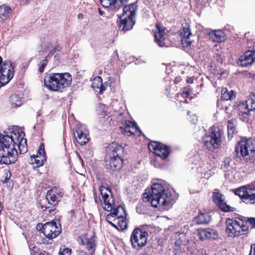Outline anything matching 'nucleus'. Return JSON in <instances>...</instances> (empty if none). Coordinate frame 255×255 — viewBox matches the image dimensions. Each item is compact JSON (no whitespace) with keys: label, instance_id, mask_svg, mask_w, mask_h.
Here are the masks:
<instances>
[{"label":"nucleus","instance_id":"nucleus-1","mask_svg":"<svg viewBox=\"0 0 255 255\" xmlns=\"http://www.w3.org/2000/svg\"><path fill=\"white\" fill-rule=\"evenodd\" d=\"M10 134H0V164L14 163L17 160L16 144L20 154L27 151V140L23 138L24 132L19 131L17 127H13ZM6 133V132H4Z\"/></svg>","mask_w":255,"mask_h":255},{"label":"nucleus","instance_id":"nucleus-2","mask_svg":"<svg viewBox=\"0 0 255 255\" xmlns=\"http://www.w3.org/2000/svg\"><path fill=\"white\" fill-rule=\"evenodd\" d=\"M142 200L146 202L150 201L154 207H162L165 210H168L172 205L171 194L161 183H153L151 186V192L144 193Z\"/></svg>","mask_w":255,"mask_h":255},{"label":"nucleus","instance_id":"nucleus-3","mask_svg":"<svg viewBox=\"0 0 255 255\" xmlns=\"http://www.w3.org/2000/svg\"><path fill=\"white\" fill-rule=\"evenodd\" d=\"M72 80L68 73H46L44 77V85L49 91L62 92L70 86Z\"/></svg>","mask_w":255,"mask_h":255},{"label":"nucleus","instance_id":"nucleus-4","mask_svg":"<svg viewBox=\"0 0 255 255\" xmlns=\"http://www.w3.org/2000/svg\"><path fill=\"white\" fill-rule=\"evenodd\" d=\"M136 5L132 3L126 5L123 8V14L118 23L119 30L124 32L131 30L135 24L133 17L136 10Z\"/></svg>","mask_w":255,"mask_h":255},{"label":"nucleus","instance_id":"nucleus-5","mask_svg":"<svg viewBox=\"0 0 255 255\" xmlns=\"http://www.w3.org/2000/svg\"><path fill=\"white\" fill-rule=\"evenodd\" d=\"M176 240V255H199L197 244L193 240L186 239V235L180 233Z\"/></svg>","mask_w":255,"mask_h":255},{"label":"nucleus","instance_id":"nucleus-6","mask_svg":"<svg viewBox=\"0 0 255 255\" xmlns=\"http://www.w3.org/2000/svg\"><path fill=\"white\" fill-rule=\"evenodd\" d=\"M223 131L218 126H213L209 133L206 134L203 141L204 145L209 150L218 148L221 145V138Z\"/></svg>","mask_w":255,"mask_h":255},{"label":"nucleus","instance_id":"nucleus-7","mask_svg":"<svg viewBox=\"0 0 255 255\" xmlns=\"http://www.w3.org/2000/svg\"><path fill=\"white\" fill-rule=\"evenodd\" d=\"M235 152L237 157L254 156L255 154V139L250 138L241 140L237 144Z\"/></svg>","mask_w":255,"mask_h":255},{"label":"nucleus","instance_id":"nucleus-8","mask_svg":"<svg viewBox=\"0 0 255 255\" xmlns=\"http://www.w3.org/2000/svg\"><path fill=\"white\" fill-rule=\"evenodd\" d=\"M148 233L139 228H135L130 236L131 246L133 249L139 251L145 246L147 241Z\"/></svg>","mask_w":255,"mask_h":255},{"label":"nucleus","instance_id":"nucleus-9","mask_svg":"<svg viewBox=\"0 0 255 255\" xmlns=\"http://www.w3.org/2000/svg\"><path fill=\"white\" fill-rule=\"evenodd\" d=\"M14 73L12 63L10 60H5L0 70V88L7 84L13 77Z\"/></svg>","mask_w":255,"mask_h":255},{"label":"nucleus","instance_id":"nucleus-10","mask_svg":"<svg viewBox=\"0 0 255 255\" xmlns=\"http://www.w3.org/2000/svg\"><path fill=\"white\" fill-rule=\"evenodd\" d=\"M239 115L246 118L251 111H255V94H251L246 100L240 102L238 105Z\"/></svg>","mask_w":255,"mask_h":255},{"label":"nucleus","instance_id":"nucleus-11","mask_svg":"<svg viewBox=\"0 0 255 255\" xmlns=\"http://www.w3.org/2000/svg\"><path fill=\"white\" fill-rule=\"evenodd\" d=\"M179 34L181 37V44L183 49L184 51H189L192 49V41L190 37L192 33L190 28V25L188 22H184L182 24Z\"/></svg>","mask_w":255,"mask_h":255},{"label":"nucleus","instance_id":"nucleus-12","mask_svg":"<svg viewBox=\"0 0 255 255\" xmlns=\"http://www.w3.org/2000/svg\"><path fill=\"white\" fill-rule=\"evenodd\" d=\"M149 149L162 159H165L170 152V148L168 146L160 142L151 141L148 144Z\"/></svg>","mask_w":255,"mask_h":255},{"label":"nucleus","instance_id":"nucleus-13","mask_svg":"<svg viewBox=\"0 0 255 255\" xmlns=\"http://www.w3.org/2000/svg\"><path fill=\"white\" fill-rule=\"evenodd\" d=\"M235 193L240 196L243 202L255 204V188L241 187L236 190Z\"/></svg>","mask_w":255,"mask_h":255},{"label":"nucleus","instance_id":"nucleus-14","mask_svg":"<svg viewBox=\"0 0 255 255\" xmlns=\"http://www.w3.org/2000/svg\"><path fill=\"white\" fill-rule=\"evenodd\" d=\"M63 195V193L61 189L54 187L49 190L46 195V199L48 205H52L51 210H55L56 206L58 205Z\"/></svg>","mask_w":255,"mask_h":255},{"label":"nucleus","instance_id":"nucleus-15","mask_svg":"<svg viewBox=\"0 0 255 255\" xmlns=\"http://www.w3.org/2000/svg\"><path fill=\"white\" fill-rule=\"evenodd\" d=\"M100 191L101 195V201L103 209L107 211L113 212L116 209L114 200L113 197L112 196L110 197L107 192H110V191L107 187L102 186L100 187Z\"/></svg>","mask_w":255,"mask_h":255},{"label":"nucleus","instance_id":"nucleus-16","mask_svg":"<svg viewBox=\"0 0 255 255\" xmlns=\"http://www.w3.org/2000/svg\"><path fill=\"white\" fill-rule=\"evenodd\" d=\"M42 233L48 239L52 240L57 237L61 232L55 222H47L42 226Z\"/></svg>","mask_w":255,"mask_h":255},{"label":"nucleus","instance_id":"nucleus-17","mask_svg":"<svg viewBox=\"0 0 255 255\" xmlns=\"http://www.w3.org/2000/svg\"><path fill=\"white\" fill-rule=\"evenodd\" d=\"M212 199L213 202L221 211L225 212L234 211V208L227 205L225 202V199L224 195L217 190L213 192Z\"/></svg>","mask_w":255,"mask_h":255},{"label":"nucleus","instance_id":"nucleus-18","mask_svg":"<svg viewBox=\"0 0 255 255\" xmlns=\"http://www.w3.org/2000/svg\"><path fill=\"white\" fill-rule=\"evenodd\" d=\"M46 161V153L44 150L43 144H40L36 155H33L30 156L29 163L34 165L33 168L39 167L43 165Z\"/></svg>","mask_w":255,"mask_h":255},{"label":"nucleus","instance_id":"nucleus-19","mask_svg":"<svg viewBox=\"0 0 255 255\" xmlns=\"http://www.w3.org/2000/svg\"><path fill=\"white\" fill-rule=\"evenodd\" d=\"M226 232L229 237H235L240 235V223L238 220L228 218L226 220Z\"/></svg>","mask_w":255,"mask_h":255},{"label":"nucleus","instance_id":"nucleus-20","mask_svg":"<svg viewBox=\"0 0 255 255\" xmlns=\"http://www.w3.org/2000/svg\"><path fill=\"white\" fill-rule=\"evenodd\" d=\"M74 135L80 145H84L89 141V138L84 126L76 127L74 130Z\"/></svg>","mask_w":255,"mask_h":255},{"label":"nucleus","instance_id":"nucleus-21","mask_svg":"<svg viewBox=\"0 0 255 255\" xmlns=\"http://www.w3.org/2000/svg\"><path fill=\"white\" fill-rule=\"evenodd\" d=\"M255 61V50H248L239 59L238 64L242 67H247Z\"/></svg>","mask_w":255,"mask_h":255},{"label":"nucleus","instance_id":"nucleus-22","mask_svg":"<svg viewBox=\"0 0 255 255\" xmlns=\"http://www.w3.org/2000/svg\"><path fill=\"white\" fill-rule=\"evenodd\" d=\"M156 27L157 30L154 33L155 41L160 47H167V40L165 38V28L160 23H157Z\"/></svg>","mask_w":255,"mask_h":255},{"label":"nucleus","instance_id":"nucleus-23","mask_svg":"<svg viewBox=\"0 0 255 255\" xmlns=\"http://www.w3.org/2000/svg\"><path fill=\"white\" fill-rule=\"evenodd\" d=\"M109 160L106 161V169L109 172L119 170L123 165V159L113 157H109Z\"/></svg>","mask_w":255,"mask_h":255},{"label":"nucleus","instance_id":"nucleus-24","mask_svg":"<svg viewBox=\"0 0 255 255\" xmlns=\"http://www.w3.org/2000/svg\"><path fill=\"white\" fill-rule=\"evenodd\" d=\"M102 5L114 10H118L123 6L127 0H100Z\"/></svg>","mask_w":255,"mask_h":255},{"label":"nucleus","instance_id":"nucleus-25","mask_svg":"<svg viewBox=\"0 0 255 255\" xmlns=\"http://www.w3.org/2000/svg\"><path fill=\"white\" fill-rule=\"evenodd\" d=\"M198 237L202 241L207 239L216 240L218 238V234L216 230L213 229H201L198 233Z\"/></svg>","mask_w":255,"mask_h":255},{"label":"nucleus","instance_id":"nucleus-26","mask_svg":"<svg viewBox=\"0 0 255 255\" xmlns=\"http://www.w3.org/2000/svg\"><path fill=\"white\" fill-rule=\"evenodd\" d=\"M109 150V157L123 159L124 149V147L122 145L117 144L116 143H113L110 147Z\"/></svg>","mask_w":255,"mask_h":255},{"label":"nucleus","instance_id":"nucleus-27","mask_svg":"<svg viewBox=\"0 0 255 255\" xmlns=\"http://www.w3.org/2000/svg\"><path fill=\"white\" fill-rule=\"evenodd\" d=\"M125 127V131L129 132L130 135L137 134L138 132L140 133V130L136 126L135 123L130 121H127L126 122Z\"/></svg>","mask_w":255,"mask_h":255},{"label":"nucleus","instance_id":"nucleus-28","mask_svg":"<svg viewBox=\"0 0 255 255\" xmlns=\"http://www.w3.org/2000/svg\"><path fill=\"white\" fill-rule=\"evenodd\" d=\"M121 211L123 213H125V211L124 208L121 206H119L117 208V209H115L114 210V211L112 212H111L109 214L107 215L106 217V221L113 227H115V228H118L117 225H116L114 223H113L112 222L110 221L112 218L115 217L117 216V215H118V212H120V211Z\"/></svg>","mask_w":255,"mask_h":255},{"label":"nucleus","instance_id":"nucleus-29","mask_svg":"<svg viewBox=\"0 0 255 255\" xmlns=\"http://www.w3.org/2000/svg\"><path fill=\"white\" fill-rule=\"evenodd\" d=\"M92 87L94 90L99 89V93L102 94L105 88L103 85L102 79L100 76H96L94 78L92 84Z\"/></svg>","mask_w":255,"mask_h":255},{"label":"nucleus","instance_id":"nucleus-30","mask_svg":"<svg viewBox=\"0 0 255 255\" xmlns=\"http://www.w3.org/2000/svg\"><path fill=\"white\" fill-rule=\"evenodd\" d=\"M210 35L212 37L213 41L214 42H221L225 40V33L220 30L212 31L210 33Z\"/></svg>","mask_w":255,"mask_h":255},{"label":"nucleus","instance_id":"nucleus-31","mask_svg":"<svg viewBox=\"0 0 255 255\" xmlns=\"http://www.w3.org/2000/svg\"><path fill=\"white\" fill-rule=\"evenodd\" d=\"M211 219V216L208 214L202 213L199 214L195 218L198 224H207L210 222Z\"/></svg>","mask_w":255,"mask_h":255},{"label":"nucleus","instance_id":"nucleus-32","mask_svg":"<svg viewBox=\"0 0 255 255\" xmlns=\"http://www.w3.org/2000/svg\"><path fill=\"white\" fill-rule=\"evenodd\" d=\"M10 102L12 107L16 108L19 107L22 104V100L21 97L14 94L10 96Z\"/></svg>","mask_w":255,"mask_h":255},{"label":"nucleus","instance_id":"nucleus-33","mask_svg":"<svg viewBox=\"0 0 255 255\" xmlns=\"http://www.w3.org/2000/svg\"><path fill=\"white\" fill-rule=\"evenodd\" d=\"M237 121L235 119L229 120L228 122L227 128L228 136L232 137L236 129Z\"/></svg>","mask_w":255,"mask_h":255},{"label":"nucleus","instance_id":"nucleus-34","mask_svg":"<svg viewBox=\"0 0 255 255\" xmlns=\"http://www.w3.org/2000/svg\"><path fill=\"white\" fill-rule=\"evenodd\" d=\"M86 248L88 249L91 254L94 252L96 246L95 237L94 236L90 239H88L86 243Z\"/></svg>","mask_w":255,"mask_h":255},{"label":"nucleus","instance_id":"nucleus-35","mask_svg":"<svg viewBox=\"0 0 255 255\" xmlns=\"http://www.w3.org/2000/svg\"><path fill=\"white\" fill-rule=\"evenodd\" d=\"M119 213V212H118ZM118 216V228L117 229L119 230H124L127 229V224L125 220L124 217L122 215H119L118 214V215H117Z\"/></svg>","mask_w":255,"mask_h":255},{"label":"nucleus","instance_id":"nucleus-36","mask_svg":"<svg viewBox=\"0 0 255 255\" xmlns=\"http://www.w3.org/2000/svg\"><path fill=\"white\" fill-rule=\"evenodd\" d=\"M235 98L236 94L233 90H231L230 92H229L228 90H226L222 94V98L225 101L234 99Z\"/></svg>","mask_w":255,"mask_h":255},{"label":"nucleus","instance_id":"nucleus-37","mask_svg":"<svg viewBox=\"0 0 255 255\" xmlns=\"http://www.w3.org/2000/svg\"><path fill=\"white\" fill-rule=\"evenodd\" d=\"M10 11L11 8L9 6L5 5L0 6V17L1 18L7 17Z\"/></svg>","mask_w":255,"mask_h":255},{"label":"nucleus","instance_id":"nucleus-38","mask_svg":"<svg viewBox=\"0 0 255 255\" xmlns=\"http://www.w3.org/2000/svg\"><path fill=\"white\" fill-rule=\"evenodd\" d=\"M238 223H240V233L241 232H245L248 230V228L246 225V223H244V222L240 219L238 220Z\"/></svg>","mask_w":255,"mask_h":255},{"label":"nucleus","instance_id":"nucleus-39","mask_svg":"<svg viewBox=\"0 0 255 255\" xmlns=\"http://www.w3.org/2000/svg\"><path fill=\"white\" fill-rule=\"evenodd\" d=\"M51 208H52V205H48V203L46 205H41V209H44L43 211H45L46 210H48L49 213H51L53 211H54V210H51V209H52Z\"/></svg>","mask_w":255,"mask_h":255},{"label":"nucleus","instance_id":"nucleus-40","mask_svg":"<svg viewBox=\"0 0 255 255\" xmlns=\"http://www.w3.org/2000/svg\"><path fill=\"white\" fill-rule=\"evenodd\" d=\"M71 250L68 248H66L62 251H60L59 255H71Z\"/></svg>","mask_w":255,"mask_h":255},{"label":"nucleus","instance_id":"nucleus-41","mask_svg":"<svg viewBox=\"0 0 255 255\" xmlns=\"http://www.w3.org/2000/svg\"><path fill=\"white\" fill-rule=\"evenodd\" d=\"M48 62V60L46 58L44 59L42 62L41 66L39 68V71L40 72H43L45 67L46 66Z\"/></svg>","mask_w":255,"mask_h":255},{"label":"nucleus","instance_id":"nucleus-42","mask_svg":"<svg viewBox=\"0 0 255 255\" xmlns=\"http://www.w3.org/2000/svg\"><path fill=\"white\" fill-rule=\"evenodd\" d=\"M11 173L9 172H6L4 174V179H1V181L2 183H6L7 182L10 177Z\"/></svg>","mask_w":255,"mask_h":255},{"label":"nucleus","instance_id":"nucleus-43","mask_svg":"<svg viewBox=\"0 0 255 255\" xmlns=\"http://www.w3.org/2000/svg\"><path fill=\"white\" fill-rule=\"evenodd\" d=\"M247 221L252 225L253 228H255V218H248Z\"/></svg>","mask_w":255,"mask_h":255},{"label":"nucleus","instance_id":"nucleus-44","mask_svg":"<svg viewBox=\"0 0 255 255\" xmlns=\"http://www.w3.org/2000/svg\"><path fill=\"white\" fill-rule=\"evenodd\" d=\"M142 205L141 204H138L136 207V212L139 214H143L144 212L142 210Z\"/></svg>","mask_w":255,"mask_h":255},{"label":"nucleus","instance_id":"nucleus-45","mask_svg":"<svg viewBox=\"0 0 255 255\" xmlns=\"http://www.w3.org/2000/svg\"><path fill=\"white\" fill-rule=\"evenodd\" d=\"M189 120L192 123L195 124L197 121V118L195 115L193 114L192 116H190Z\"/></svg>","mask_w":255,"mask_h":255},{"label":"nucleus","instance_id":"nucleus-46","mask_svg":"<svg viewBox=\"0 0 255 255\" xmlns=\"http://www.w3.org/2000/svg\"><path fill=\"white\" fill-rule=\"evenodd\" d=\"M87 239H88L86 238H80L79 240V243L81 245H86Z\"/></svg>","mask_w":255,"mask_h":255},{"label":"nucleus","instance_id":"nucleus-47","mask_svg":"<svg viewBox=\"0 0 255 255\" xmlns=\"http://www.w3.org/2000/svg\"><path fill=\"white\" fill-rule=\"evenodd\" d=\"M249 255H255V243L251 247V251Z\"/></svg>","mask_w":255,"mask_h":255},{"label":"nucleus","instance_id":"nucleus-48","mask_svg":"<svg viewBox=\"0 0 255 255\" xmlns=\"http://www.w3.org/2000/svg\"><path fill=\"white\" fill-rule=\"evenodd\" d=\"M171 69H172V67H171V65L170 64H169L167 66L166 70V72H167V74H168V75L170 74V72H169V71H171V73H173V70H172Z\"/></svg>","mask_w":255,"mask_h":255},{"label":"nucleus","instance_id":"nucleus-49","mask_svg":"<svg viewBox=\"0 0 255 255\" xmlns=\"http://www.w3.org/2000/svg\"><path fill=\"white\" fill-rule=\"evenodd\" d=\"M193 82V78L192 77H189L187 79V82L189 84L192 83Z\"/></svg>","mask_w":255,"mask_h":255},{"label":"nucleus","instance_id":"nucleus-50","mask_svg":"<svg viewBox=\"0 0 255 255\" xmlns=\"http://www.w3.org/2000/svg\"><path fill=\"white\" fill-rule=\"evenodd\" d=\"M189 94V92L187 90L186 91H184L182 92V95H188Z\"/></svg>","mask_w":255,"mask_h":255},{"label":"nucleus","instance_id":"nucleus-51","mask_svg":"<svg viewBox=\"0 0 255 255\" xmlns=\"http://www.w3.org/2000/svg\"><path fill=\"white\" fill-rule=\"evenodd\" d=\"M83 17V15L82 13H79L78 14V18L79 19H82Z\"/></svg>","mask_w":255,"mask_h":255},{"label":"nucleus","instance_id":"nucleus-52","mask_svg":"<svg viewBox=\"0 0 255 255\" xmlns=\"http://www.w3.org/2000/svg\"><path fill=\"white\" fill-rule=\"evenodd\" d=\"M32 0H25V4H27L30 1H31Z\"/></svg>","mask_w":255,"mask_h":255},{"label":"nucleus","instance_id":"nucleus-53","mask_svg":"<svg viewBox=\"0 0 255 255\" xmlns=\"http://www.w3.org/2000/svg\"><path fill=\"white\" fill-rule=\"evenodd\" d=\"M165 93H167V96H168V94L169 93V92H168V89H166V92H165Z\"/></svg>","mask_w":255,"mask_h":255},{"label":"nucleus","instance_id":"nucleus-54","mask_svg":"<svg viewBox=\"0 0 255 255\" xmlns=\"http://www.w3.org/2000/svg\"><path fill=\"white\" fill-rule=\"evenodd\" d=\"M190 113H191V112H188V115H189H189H190Z\"/></svg>","mask_w":255,"mask_h":255},{"label":"nucleus","instance_id":"nucleus-55","mask_svg":"<svg viewBox=\"0 0 255 255\" xmlns=\"http://www.w3.org/2000/svg\"><path fill=\"white\" fill-rule=\"evenodd\" d=\"M38 226H40V225H39V224H38V225L37 226V228H38Z\"/></svg>","mask_w":255,"mask_h":255},{"label":"nucleus","instance_id":"nucleus-56","mask_svg":"<svg viewBox=\"0 0 255 255\" xmlns=\"http://www.w3.org/2000/svg\"><path fill=\"white\" fill-rule=\"evenodd\" d=\"M174 83L175 82V79L173 80Z\"/></svg>","mask_w":255,"mask_h":255}]
</instances>
